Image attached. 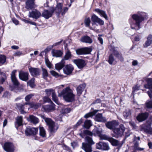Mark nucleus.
I'll return each mask as SVG.
<instances>
[{
    "label": "nucleus",
    "instance_id": "f257e3e1",
    "mask_svg": "<svg viewBox=\"0 0 152 152\" xmlns=\"http://www.w3.org/2000/svg\"><path fill=\"white\" fill-rule=\"evenodd\" d=\"M132 19H129L131 28L136 31L139 30L141 28L140 23L148 18L147 14L144 12H138L137 14L131 15Z\"/></svg>",
    "mask_w": 152,
    "mask_h": 152
},
{
    "label": "nucleus",
    "instance_id": "f03ea898",
    "mask_svg": "<svg viewBox=\"0 0 152 152\" xmlns=\"http://www.w3.org/2000/svg\"><path fill=\"white\" fill-rule=\"evenodd\" d=\"M39 116L45 120L47 125L48 126L50 135H53L58 129V125L56 124L50 118H46L44 115L40 114Z\"/></svg>",
    "mask_w": 152,
    "mask_h": 152
},
{
    "label": "nucleus",
    "instance_id": "7ed1b4c3",
    "mask_svg": "<svg viewBox=\"0 0 152 152\" xmlns=\"http://www.w3.org/2000/svg\"><path fill=\"white\" fill-rule=\"evenodd\" d=\"M59 96H63L64 99L67 102H72L75 100V95L69 87H67L59 93Z\"/></svg>",
    "mask_w": 152,
    "mask_h": 152
},
{
    "label": "nucleus",
    "instance_id": "20e7f679",
    "mask_svg": "<svg viewBox=\"0 0 152 152\" xmlns=\"http://www.w3.org/2000/svg\"><path fill=\"white\" fill-rule=\"evenodd\" d=\"M85 141L86 143H82V148L85 152H92L91 145L95 144L92 137L86 136L85 138Z\"/></svg>",
    "mask_w": 152,
    "mask_h": 152
},
{
    "label": "nucleus",
    "instance_id": "39448f33",
    "mask_svg": "<svg viewBox=\"0 0 152 152\" xmlns=\"http://www.w3.org/2000/svg\"><path fill=\"white\" fill-rule=\"evenodd\" d=\"M16 70H14L12 71L11 74V79L14 85L13 86H10V90L15 92H17V89L19 85V83L15 76V73Z\"/></svg>",
    "mask_w": 152,
    "mask_h": 152
},
{
    "label": "nucleus",
    "instance_id": "423d86ee",
    "mask_svg": "<svg viewBox=\"0 0 152 152\" xmlns=\"http://www.w3.org/2000/svg\"><path fill=\"white\" fill-rule=\"evenodd\" d=\"M125 128L124 125L121 124L119 127L114 129L113 131L114 134L113 136L116 138H118L119 137L122 136L123 133L125 131Z\"/></svg>",
    "mask_w": 152,
    "mask_h": 152
},
{
    "label": "nucleus",
    "instance_id": "0eeeda50",
    "mask_svg": "<svg viewBox=\"0 0 152 152\" xmlns=\"http://www.w3.org/2000/svg\"><path fill=\"white\" fill-rule=\"evenodd\" d=\"M55 11L54 7H51L49 8V10H44L41 14V16L46 19H48L51 17Z\"/></svg>",
    "mask_w": 152,
    "mask_h": 152
},
{
    "label": "nucleus",
    "instance_id": "6e6552de",
    "mask_svg": "<svg viewBox=\"0 0 152 152\" xmlns=\"http://www.w3.org/2000/svg\"><path fill=\"white\" fill-rule=\"evenodd\" d=\"M91 20L93 26L96 25L97 26V23L100 26H102L104 24V21L94 14L92 15Z\"/></svg>",
    "mask_w": 152,
    "mask_h": 152
},
{
    "label": "nucleus",
    "instance_id": "1a4fd4ad",
    "mask_svg": "<svg viewBox=\"0 0 152 152\" xmlns=\"http://www.w3.org/2000/svg\"><path fill=\"white\" fill-rule=\"evenodd\" d=\"M92 50L91 47H86L77 49L76 50V54L78 55H82L90 54Z\"/></svg>",
    "mask_w": 152,
    "mask_h": 152
},
{
    "label": "nucleus",
    "instance_id": "9d476101",
    "mask_svg": "<svg viewBox=\"0 0 152 152\" xmlns=\"http://www.w3.org/2000/svg\"><path fill=\"white\" fill-rule=\"evenodd\" d=\"M38 131L37 128L28 126L26 127L25 132L26 135L28 136L36 135Z\"/></svg>",
    "mask_w": 152,
    "mask_h": 152
},
{
    "label": "nucleus",
    "instance_id": "9b49d317",
    "mask_svg": "<svg viewBox=\"0 0 152 152\" xmlns=\"http://www.w3.org/2000/svg\"><path fill=\"white\" fill-rule=\"evenodd\" d=\"M96 147L97 149L102 151H107L110 149V147L107 143L101 141L96 144Z\"/></svg>",
    "mask_w": 152,
    "mask_h": 152
},
{
    "label": "nucleus",
    "instance_id": "f8f14e48",
    "mask_svg": "<svg viewBox=\"0 0 152 152\" xmlns=\"http://www.w3.org/2000/svg\"><path fill=\"white\" fill-rule=\"evenodd\" d=\"M41 16V12L36 9L33 10L31 12H29L28 15L29 17L32 18L36 20L39 18Z\"/></svg>",
    "mask_w": 152,
    "mask_h": 152
},
{
    "label": "nucleus",
    "instance_id": "ddd939ff",
    "mask_svg": "<svg viewBox=\"0 0 152 152\" xmlns=\"http://www.w3.org/2000/svg\"><path fill=\"white\" fill-rule=\"evenodd\" d=\"M151 126V123H147L142 125L141 128V129L145 132L150 134H152V128Z\"/></svg>",
    "mask_w": 152,
    "mask_h": 152
},
{
    "label": "nucleus",
    "instance_id": "4468645a",
    "mask_svg": "<svg viewBox=\"0 0 152 152\" xmlns=\"http://www.w3.org/2000/svg\"><path fill=\"white\" fill-rule=\"evenodd\" d=\"M72 61L76 65L77 67L80 69H82L86 65L85 61L82 59H74Z\"/></svg>",
    "mask_w": 152,
    "mask_h": 152
},
{
    "label": "nucleus",
    "instance_id": "2eb2a0df",
    "mask_svg": "<svg viewBox=\"0 0 152 152\" xmlns=\"http://www.w3.org/2000/svg\"><path fill=\"white\" fill-rule=\"evenodd\" d=\"M3 148L7 152H13L14 151L13 144L10 142H5L3 146Z\"/></svg>",
    "mask_w": 152,
    "mask_h": 152
},
{
    "label": "nucleus",
    "instance_id": "dca6fc26",
    "mask_svg": "<svg viewBox=\"0 0 152 152\" xmlns=\"http://www.w3.org/2000/svg\"><path fill=\"white\" fill-rule=\"evenodd\" d=\"M35 0H27L26 2L25 8L28 10L34 9L37 7L35 4Z\"/></svg>",
    "mask_w": 152,
    "mask_h": 152
},
{
    "label": "nucleus",
    "instance_id": "f3484780",
    "mask_svg": "<svg viewBox=\"0 0 152 152\" xmlns=\"http://www.w3.org/2000/svg\"><path fill=\"white\" fill-rule=\"evenodd\" d=\"M74 69V68L72 64H69L65 66L63 70L65 74L69 75L72 73Z\"/></svg>",
    "mask_w": 152,
    "mask_h": 152
},
{
    "label": "nucleus",
    "instance_id": "a211bd4d",
    "mask_svg": "<svg viewBox=\"0 0 152 152\" xmlns=\"http://www.w3.org/2000/svg\"><path fill=\"white\" fill-rule=\"evenodd\" d=\"M118 125V123L116 120L108 121L105 124L106 127L107 128L111 130H114L115 126Z\"/></svg>",
    "mask_w": 152,
    "mask_h": 152
},
{
    "label": "nucleus",
    "instance_id": "6ab92c4d",
    "mask_svg": "<svg viewBox=\"0 0 152 152\" xmlns=\"http://www.w3.org/2000/svg\"><path fill=\"white\" fill-rule=\"evenodd\" d=\"M50 104L44 105L42 107V109L46 112H49L52 111L55 109V104L53 103H50Z\"/></svg>",
    "mask_w": 152,
    "mask_h": 152
},
{
    "label": "nucleus",
    "instance_id": "aec40b11",
    "mask_svg": "<svg viewBox=\"0 0 152 152\" xmlns=\"http://www.w3.org/2000/svg\"><path fill=\"white\" fill-rule=\"evenodd\" d=\"M149 113L147 112L139 113L137 117V119L139 122L145 121L148 117Z\"/></svg>",
    "mask_w": 152,
    "mask_h": 152
},
{
    "label": "nucleus",
    "instance_id": "412c9836",
    "mask_svg": "<svg viewBox=\"0 0 152 152\" xmlns=\"http://www.w3.org/2000/svg\"><path fill=\"white\" fill-rule=\"evenodd\" d=\"M29 70L32 76L36 77L40 75V70L38 68L31 67L29 68Z\"/></svg>",
    "mask_w": 152,
    "mask_h": 152
},
{
    "label": "nucleus",
    "instance_id": "4be33fe9",
    "mask_svg": "<svg viewBox=\"0 0 152 152\" xmlns=\"http://www.w3.org/2000/svg\"><path fill=\"white\" fill-rule=\"evenodd\" d=\"M29 74L28 72L20 71L19 74V77L20 79L26 81L28 79Z\"/></svg>",
    "mask_w": 152,
    "mask_h": 152
},
{
    "label": "nucleus",
    "instance_id": "5701e85b",
    "mask_svg": "<svg viewBox=\"0 0 152 152\" xmlns=\"http://www.w3.org/2000/svg\"><path fill=\"white\" fill-rule=\"evenodd\" d=\"M95 120L96 121L102 123H105L107 121L105 117H103L102 114L100 113L96 115Z\"/></svg>",
    "mask_w": 152,
    "mask_h": 152
},
{
    "label": "nucleus",
    "instance_id": "b1692460",
    "mask_svg": "<svg viewBox=\"0 0 152 152\" xmlns=\"http://www.w3.org/2000/svg\"><path fill=\"white\" fill-rule=\"evenodd\" d=\"M146 40L143 44V47L145 48L150 46L152 44V35H148L146 37Z\"/></svg>",
    "mask_w": 152,
    "mask_h": 152
},
{
    "label": "nucleus",
    "instance_id": "393cba45",
    "mask_svg": "<svg viewBox=\"0 0 152 152\" xmlns=\"http://www.w3.org/2000/svg\"><path fill=\"white\" fill-rule=\"evenodd\" d=\"M80 41L83 42L88 44H91L93 42L92 39L87 35L81 37Z\"/></svg>",
    "mask_w": 152,
    "mask_h": 152
},
{
    "label": "nucleus",
    "instance_id": "a878e982",
    "mask_svg": "<svg viewBox=\"0 0 152 152\" xmlns=\"http://www.w3.org/2000/svg\"><path fill=\"white\" fill-rule=\"evenodd\" d=\"M113 55L121 61L123 62L124 61V58L122 54L118 51L114 49L113 50Z\"/></svg>",
    "mask_w": 152,
    "mask_h": 152
},
{
    "label": "nucleus",
    "instance_id": "bb28decb",
    "mask_svg": "<svg viewBox=\"0 0 152 152\" xmlns=\"http://www.w3.org/2000/svg\"><path fill=\"white\" fill-rule=\"evenodd\" d=\"M65 62L63 60H61V61L55 64V69L59 71L63 67H64Z\"/></svg>",
    "mask_w": 152,
    "mask_h": 152
},
{
    "label": "nucleus",
    "instance_id": "cd10ccee",
    "mask_svg": "<svg viewBox=\"0 0 152 152\" xmlns=\"http://www.w3.org/2000/svg\"><path fill=\"white\" fill-rule=\"evenodd\" d=\"M95 11L98 13L101 16L104 18L106 20H108V18L106 12L99 9H96Z\"/></svg>",
    "mask_w": 152,
    "mask_h": 152
},
{
    "label": "nucleus",
    "instance_id": "c85d7f7f",
    "mask_svg": "<svg viewBox=\"0 0 152 152\" xmlns=\"http://www.w3.org/2000/svg\"><path fill=\"white\" fill-rule=\"evenodd\" d=\"M22 121V116H18L15 123V127L17 129L19 127L23 125Z\"/></svg>",
    "mask_w": 152,
    "mask_h": 152
},
{
    "label": "nucleus",
    "instance_id": "c756f323",
    "mask_svg": "<svg viewBox=\"0 0 152 152\" xmlns=\"http://www.w3.org/2000/svg\"><path fill=\"white\" fill-rule=\"evenodd\" d=\"M132 110L130 109L125 110L123 113V115L125 119L130 118L131 116Z\"/></svg>",
    "mask_w": 152,
    "mask_h": 152
},
{
    "label": "nucleus",
    "instance_id": "7c9ffc66",
    "mask_svg": "<svg viewBox=\"0 0 152 152\" xmlns=\"http://www.w3.org/2000/svg\"><path fill=\"white\" fill-rule=\"evenodd\" d=\"M102 129L101 128H95L92 131V135H94L95 136L99 137L102 134Z\"/></svg>",
    "mask_w": 152,
    "mask_h": 152
},
{
    "label": "nucleus",
    "instance_id": "2f4dec72",
    "mask_svg": "<svg viewBox=\"0 0 152 152\" xmlns=\"http://www.w3.org/2000/svg\"><path fill=\"white\" fill-rule=\"evenodd\" d=\"M86 87L85 84H82L80 85L77 88L76 90L77 94L78 96H80L83 91L84 89Z\"/></svg>",
    "mask_w": 152,
    "mask_h": 152
},
{
    "label": "nucleus",
    "instance_id": "473e14b6",
    "mask_svg": "<svg viewBox=\"0 0 152 152\" xmlns=\"http://www.w3.org/2000/svg\"><path fill=\"white\" fill-rule=\"evenodd\" d=\"M16 106L17 108L20 110L21 114H23L26 113L24 111V105L20 103H17L16 104Z\"/></svg>",
    "mask_w": 152,
    "mask_h": 152
},
{
    "label": "nucleus",
    "instance_id": "72a5a7b5",
    "mask_svg": "<svg viewBox=\"0 0 152 152\" xmlns=\"http://www.w3.org/2000/svg\"><path fill=\"white\" fill-rule=\"evenodd\" d=\"M28 120L34 124H36L39 122L38 118L33 115L29 116Z\"/></svg>",
    "mask_w": 152,
    "mask_h": 152
},
{
    "label": "nucleus",
    "instance_id": "f704fd0d",
    "mask_svg": "<svg viewBox=\"0 0 152 152\" xmlns=\"http://www.w3.org/2000/svg\"><path fill=\"white\" fill-rule=\"evenodd\" d=\"M63 4L62 3H58L56 6L55 10L56 13L58 14H60L62 10Z\"/></svg>",
    "mask_w": 152,
    "mask_h": 152
},
{
    "label": "nucleus",
    "instance_id": "c9c22d12",
    "mask_svg": "<svg viewBox=\"0 0 152 152\" xmlns=\"http://www.w3.org/2000/svg\"><path fill=\"white\" fill-rule=\"evenodd\" d=\"M140 137L139 136L137 137L134 136L133 139L134 147L139 146V143H140Z\"/></svg>",
    "mask_w": 152,
    "mask_h": 152
},
{
    "label": "nucleus",
    "instance_id": "e433bc0d",
    "mask_svg": "<svg viewBox=\"0 0 152 152\" xmlns=\"http://www.w3.org/2000/svg\"><path fill=\"white\" fill-rule=\"evenodd\" d=\"M146 82L147 84L144 85V88L147 89L152 88V78H148Z\"/></svg>",
    "mask_w": 152,
    "mask_h": 152
},
{
    "label": "nucleus",
    "instance_id": "4c0bfd02",
    "mask_svg": "<svg viewBox=\"0 0 152 152\" xmlns=\"http://www.w3.org/2000/svg\"><path fill=\"white\" fill-rule=\"evenodd\" d=\"M92 125L91 121L90 120L87 119L85 121L83 126L84 128L87 129H88Z\"/></svg>",
    "mask_w": 152,
    "mask_h": 152
},
{
    "label": "nucleus",
    "instance_id": "58836bf2",
    "mask_svg": "<svg viewBox=\"0 0 152 152\" xmlns=\"http://www.w3.org/2000/svg\"><path fill=\"white\" fill-rule=\"evenodd\" d=\"M108 141L113 146H117L119 145V142L118 141L112 137H110Z\"/></svg>",
    "mask_w": 152,
    "mask_h": 152
},
{
    "label": "nucleus",
    "instance_id": "ea45409f",
    "mask_svg": "<svg viewBox=\"0 0 152 152\" xmlns=\"http://www.w3.org/2000/svg\"><path fill=\"white\" fill-rule=\"evenodd\" d=\"M53 56L57 57H60L62 55L63 53L60 50H54L53 51Z\"/></svg>",
    "mask_w": 152,
    "mask_h": 152
},
{
    "label": "nucleus",
    "instance_id": "a19ab883",
    "mask_svg": "<svg viewBox=\"0 0 152 152\" xmlns=\"http://www.w3.org/2000/svg\"><path fill=\"white\" fill-rule=\"evenodd\" d=\"M52 97L53 101L57 104L59 105L60 104V102L58 101V98L55 92H53L52 94Z\"/></svg>",
    "mask_w": 152,
    "mask_h": 152
},
{
    "label": "nucleus",
    "instance_id": "79ce46f5",
    "mask_svg": "<svg viewBox=\"0 0 152 152\" xmlns=\"http://www.w3.org/2000/svg\"><path fill=\"white\" fill-rule=\"evenodd\" d=\"M42 77L44 79L46 80L48 76V73L47 69L45 68H42Z\"/></svg>",
    "mask_w": 152,
    "mask_h": 152
},
{
    "label": "nucleus",
    "instance_id": "37998d69",
    "mask_svg": "<svg viewBox=\"0 0 152 152\" xmlns=\"http://www.w3.org/2000/svg\"><path fill=\"white\" fill-rule=\"evenodd\" d=\"M72 56V54L71 52L69 50H68L66 52L62 60H63L64 61L68 60Z\"/></svg>",
    "mask_w": 152,
    "mask_h": 152
},
{
    "label": "nucleus",
    "instance_id": "c03bdc74",
    "mask_svg": "<svg viewBox=\"0 0 152 152\" xmlns=\"http://www.w3.org/2000/svg\"><path fill=\"white\" fill-rule=\"evenodd\" d=\"M113 53L110 54L108 57V63L110 65L113 64V62L115 61V58L113 56Z\"/></svg>",
    "mask_w": 152,
    "mask_h": 152
},
{
    "label": "nucleus",
    "instance_id": "a18cd8bd",
    "mask_svg": "<svg viewBox=\"0 0 152 152\" xmlns=\"http://www.w3.org/2000/svg\"><path fill=\"white\" fill-rule=\"evenodd\" d=\"M55 90L53 88L47 89L45 90V92L47 96H50L53 92H54Z\"/></svg>",
    "mask_w": 152,
    "mask_h": 152
},
{
    "label": "nucleus",
    "instance_id": "49530a36",
    "mask_svg": "<svg viewBox=\"0 0 152 152\" xmlns=\"http://www.w3.org/2000/svg\"><path fill=\"white\" fill-rule=\"evenodd\" d=\"M6 57L3 55H0V64H4L6 61Z\"/></svg>",
    "mask_w": 152,
    "mask_h": 152
},
{
    "label": "nucleus",
    "instance_id": "de8ad7c7",
    "mask_svg": "<svg viewBox=\"0 0 152 152\" xmlns=\"http://www.w3.org/2000/svg\"><path fill=\"white\" fill-rule=\"evenodd\" d=\"M100 140H105L107 141H109L110 137L108 136L105 134H101L99 137Z\"/></svg>",
    "mask_w": 152,
    "mask_h": 152
},
{
    "label": "nucleus",
    "instance_id": "09e8293b",
    "mask_svg": "<svg viewBox=\"0 0 152 152\" xmlns=\"http://www.w3.org/2000/svg\"><path fill=\"white\" fill-rule=\"evenodd\" d=\"M39 134L43 137L45 136V131L43 127H40L39 128Z\"/></svg>",
    "mask_w": 152,
    "mask_h": 152
},
{
    "label": "nucleus",
    "instance_id": "8fccbe9b",
    "mask_svg": "<svg viewBox=\"0 0 152 152\" xmlns=\"http://www.w3.org/2000/svg\"><path fill=\"white\" fill-rule=\"evenodd\" d=\"M34 81L35 78H33L31 80H29L28 83L29 86L31 88L35 86Z\"/></svg>",
    "mask_w": 152,
    "mask_h": 152
},
{
    "label": "nucleus",
    "instance_id": "3c124183",
    "mask_svg": "<svg viewBox=\"0 0 152 152\" xmlns=\"http://www.w3.org/2000/svg\"><path fill=\"white\" fill-rule=\"evenodd\" d=\"M50 73L52 76L58 78L61 76V75H59L57 72L54 70H51L50 71Z\"/></svg>",
    "mask_w": 152,
    "mask_h": 152
},
{
    "label": "nucleus",
    "instance_id": "603ef678",
    "mask_svg": "<svg viewBox=\"0 0 152 152\" xmlns=\"http://www.w3.org/2000/svg\"><path fill=\"white\" fill-rule=\"evenodd\" d=\"M45 62L47 66L49 68L51 69L52 68V64L50 62L48 58H45Z\"/></svg>",
    "mask_w": 152,
    "mask_h": 152
},
{
    "label": "nucleus",
    "instance_id": "864d4df0",
    "mask_svg": "<svg viewBox=\"0 0 152 152\" xmlns=\"http://www.w3.org/2000/svg\"><path fill=\"white\" fill-rule=\"evenodd\" d=\"M43 99L44 102H48L49 103H53V102L48 96H44Z\"/></svg>",
    "mask_w": 152,
    "mask_h": 152
},
{
    "label": "nucleus",
    "instance_id": "5fc2aeb1",
    "mask_svg": "<svg viewBox=\"0 0 152 152\" xmlns=\"http://www.w3.org/2000/svg\"><path fill=\"white\" fill-rule=\"evenodd\" d=\"M145 105L148 108H152V100L148 101L145 103Z\"/></svg>",
    "mask_w": 152,
    "mask_h": 152
},
{
    "label": "nucleus",
    "instance_id": "6e6d98bb",
    "mask_svg": "<svg viewBox=\"0 0 152 152\" xmlns=\"http://www.w3.org/2000/svg\"><path fill=\"white\" fill-rule=\"evenodd\" d=\"M102 102V101L100 99H97L94 101L91 104V105H93L94 106H96V104H100Z\"/></svg>",
    "mask_w": 152,
    "mask_h": 152
},
{
    "label": "nucleus",
    "instance_id": "4d7b16f0",
    "mask_svg": "<svg viewBox=\"0 0 152 152\" xmlns=\"http://www.w3.org/2000/svg\"><path fill=\"white\" fill-rule=\"evenodd\" d=\"M7 79V77L5 73L1 75V77L0 79V83L1 84H3V83Z\"/></svg>",
    "mask_w": 152,
    "mask_h": 152
},
{
    "label": "nucleus",
    "instance_id": "13d9d810",
    "mask_svg": "<svg viewBox=\"0 0 152 152\" xmlns=\"http://www.w3.org/2000/svg\"><path fill=\"white\" fill-rule=\"evenodd\" d=\"M90 20L89 18H86L85 19L84 23L86 26L87 27H88L90 26Z\"/></svg>",
    "mask_w": 152,
    "mask_h": 152
},
{
    "label": "nucleus",
    "instance_id": "bf43d9fd",
    "mask_svg": "<svg viewBox=\"0 0 152 152\" xmlns=\"http://www.w3.org/2000/svg\"><path fill=\"white\" fill-rule=\"evenodd\" d=\"M130 135V134L129 133V131H128L127 132H126L125 133V136L124 137V139H123V140L122 141V144H123L124 143L125 141L126 140V139L129 137Z\"/></svg>",
    "mask_w": 152,
    "mask_h": 152
},
{
    "label": "nucleus",
    "instance_id": "052dcab7",
    "mask_svg": "<svg viewBox=\"0 0 152 152\" xmlns=\"http://www.w3.org/2000/svg\"><path fill=\"white\" fill-rule=\"evenodd\" d=\"M40 106V104L38 103H31V107L35 109H37Z\"/></svg>",
    "mask_w": 152,
    "mask_h": 152
},
{
    "label": "nucleus",
    "instance_id": "680f3d73",
    "mask_svg": "<svg viewBox=\"0 0 152 152\" xmlns=\"http://www.w3.org/2000/svg\"><path fill=\"white\" fill-rule=\"evenodd\" d=\"M71 110V108L69 107H66L62 109V111L63 113H69Z\"/></svg>",
    "mask_w": 152,
    "mask_h": 152
},
{
    "label": "nucleus",
    "instance_id": "e2e57ef3",
    "mask_svg": "<svg viewBox=\"0 0 152 152\" xmlns=\"http://www.w3.org/2000/svg\"><path fill=\"white\" fill-rule=\"evenodd\" d=\"M34 95L33 94H29L26 96L25 98V99L26 102H28L29 101L30 99Z\"/></svg>",
    "mask_w": 152,
    "mask_h": 152
},
{
    "label": "nucleus",
    "instance_id": "0e129e2a",
    "mask_svg": "<svg viewBox=\"0 0 152 152\" xmlns=\"http://www.w3.org/2000/svg\"><path fill=\"white\" fill-rule=\"evenodd\" d=\"M83 133L85 135H88L90 136H92V132L87 130H84L83 131Z\"/></svg>",
    "mask_w": 152,
    "mask_h": 152
},
{
    "label": "nucleus",
    "instance_id": "69168bd1",
    "mask_svg": "<svg viewBox=\"0 0 152 152\" xmlns=\"http://www.w3.org/2000/svg\"><path fill=\"white\" fill-rule=\"evenodd\" d=\"M149 91H147V94L150 98L152 99V87L150 88H148Z\"/></svg>",
    "mask_w": 152,
    "mask_h": 152
},
{
    "label": "nucleus",
    "instance_id": "338daca9",
    "mask_svg": "<svg viewBox=\"0 0 152 152\" xmlns=\"http://www.w3.org/2000/svg\"><path fill=\"white\" fill-rule=\"evenodd\" d=\"M11 94L8 91H6L4 94L3 97L4 98H9Z\"/></svg>",
    "mask_w": 152,
    "mask_h": 152
},
{
    "label": "nucleus",
    "instance_id": "774afa93",
    "mask_svg": "<svg viewBox=\"0 0 152 152\" xmlns=\"http://www.w3.org/2000/svg\"><path fill=\"white\" fill-rule=\"evenodd\" d=\"M68 8L67 7H66L64 8L63 10H62L61 14L62 15H64L65 13L67 11Z\"/></svg>",
    "mask_w": 152,
    "mask_h": 152
}]
</instances>
